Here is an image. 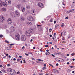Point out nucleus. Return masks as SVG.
Listing matches in <instances>:
<instances>
[{"instance_id": "1", "label": "nucleus", "mask_w": 75, "mask_h": 75, "mask_svg": "<svg viewBox=\"0 0 75 75\" xmlns=\"http://www.w3.org/2000/svg\"><path fill=\"white\" fill-rule=\"evenodd\" d=\"M25 34L28 37H29L30 36H31V31L30 30H27L25 31Z\"/></svg>"}, {"instance_id": "2", "label": "nucleus", "mask_w": 75, "mask_h": 75, "mask_svg": "<svg viewBox=\"0 0 75 75\" xmlns=\"http://www.w3.org/2000/svg\"><path fill=\"white\" fill-rule=\"evenodd\" d=\"M26 36L25 35H22L21 36V39L22 41H25V40H26Z\"/></svg>"}, {"instance_id": "3", "label": "nucleus", "mask_w": 75, "mask_h": 75, "mask_svg": "<svg viewBox=\"0 0 75 75\" xmlns=\"http://www.w3.org/2000/svg\"><path fill=\"white\" fill-rule=\"evenodd\" d=\"M27 19L30 21H34V18H33V17H32L31 16H28L27 17Z\"/></svg>"}, {"instance_id": "4", "label": "nucleus", "mask_w": 75, "mask_h": 75, "mask_svg": "<svg viewBox=\"0 0 75 75\" xmlns=\"http://www.w3.org/2000/svg\"><path fill=\"white\" fill-rule=\"evenodd\" d=\"M15 38L16 40H18L20 39V36L18 33H16L15 35Z\"/></svg>"}, {"instance_id": "5", "label": "nucleus", "mask_w": 75, "mask_h": 75, "mask_svg": "<svg viewBox=\"0 0 75 75\" xmlns=\"http://www.w3.org/2000/svg\"><path fill=\"white\" fill-rule=\"evenodd\" d=\"M10 74L11 75H14L16 74V71L14 70H11Z\"/></svg>"}, {"instance_id": "6", "label": "nucleus", "mask_w": 75, "mask_h": 75, "mask_svg": "<svg viewBox=\"0 0 75 75\" xmlns=\"http://www.w3.org/2000/svg\"><path fill=\"white\" fill-rule=\"evenodd\" d=\"M5 3L6 4H7L8 5H9L11 3V1H10V0H6Z\"/></svg>"}, {"instance_id": "7", "label": "nucleus", "mask_w": 75, "mask_h": 75, "mask_svg": "<svg viewBox=\"0 0 75 75\" xmlns=\"http://www.w3.org/2000/svg\"><path fill=\"white\" fill-rule=\"evenodd\" d=\"M0 21L1 23H3L4 21V18L3 16H1L0 17Z\"/></svg>"}, {"instance_id": "8", "label": "nucleus", "mask_w": 75, "mask_h": 75, "mask_svg": "<svg viewBox=\"0 0 75 75\" xmlns=\"http://www.w3.org/2000/svg\"><path fill=\"white\" fill-rule=\"evenodd\" d=\"M15 13L17 17H20V12L17 11H16Z\"/></svg>"}, {"instance_id": "9", "label": "nucleus", "mask_w": 75, "mask_h": 75, "mask_svg": "<svg viewBox=\"0 0 75 75\" xmlns=\"http://www.w3.org/2000/svg\"><path fill=\"white\" fill-rule=\"evenodd\" d=\"M38 5L39 7H40L42 8L44 7V6H43L42 4L41 3H38Z\"/></svg>"}, {"instance_id": "10", "label": "nucleus", "mask_w": 75, "mask_h": 75, "mask_svg": "<svg viewBox=\"0 0 75 75\" xmlns=\"http://www.w3.org/2000/svg\"><path fill=\"white\" fill-rule=\"evenodd\" d=\"M37 27H38V30H39V31H40V30H42V28L40 27L41 26V25L37 24Z\"/></svg>"}, {"instance_id": "11", "label": "nucleus", "mask_w": 75, "mask_h": 75, "mask_svg": "<svg viewBox=\"0 0 75 75\" xmlns=\"http://www.w3.org/2000/svg\"><path fill=\"white\" fill-rule=\"evenodd\" d=\"M7 21L8 24H11L12 23V20H11V18H9L8 19Z\"/></svg>"}, {"instance_id": "12", "label": "nucleus", "mask_w": 75, "mask_h": 75, "mask_svg": "<svg viewBox=\"0 0 75 75\" xmlns=\"http://www.w3.org/2000/svg\"><path fill=\"white\" fill-rule=\"evenodd\" d=\"M31 13L33 15H34L35 14V10H32L31 11Z\"/></svg>"}, {"instance_id": "13", "label": "nucleus", "mask_w": 75, "mask_h": 75, "mask_svg": "<svg viewBox=\"0 0 75 75\" xmlns=\"http://www.w3.org/2000/svg\"><path fill=\"white\" fill-rule=\"evenodd\" d=\"M19 19L20 20V21H23L24 20V17L23 16H20Z\"/></svg>"}, {"instance_id": "14", "label": "nucleus", "mask_w": 75, "mask_h": 75, "mask_svg": "<svg viewBox=\"0 0 75 75\" xmlns=\"http://www.w3.org/2000/svg\"><path fill=\"white\" fill-rule=\"evenodd\" d=\"M21 9L22 12H24L25 11V8L24 6H22L21 8Z\"/></svg>"}, {"instance_id": "15", "label": "nucleus", "mask_w": 75, "mask_h": 75, "mask_svg": "<svg viewBox=\"0 0 75 75\" xmlns=\"http://www.w3.org/2000/svg\"><path fill=\"white\" fill-rule=\"evenodd\" d=\"M10 14L12 16V17H15V14L13 12H11Z\"/></svg>"}, {"instance_id": "16", "label": "nucleus", "mask_w": 75, "mask_h": 75, "mask_svg": "<svg viewBox=\"0 0 75 75\" xmlns=\"http://www.w3.org/2000/svg\"><path fill=\"white\" fill-rule=\"evenodd\" d=\"M1 7L2 6H5V7L7 6V4H6L4 2H3L2 3V6H1Z\"/></svg>"}, {"instance_id": "17", "label": "nucleus", "mask_w": 75, "mask_h": 75, "mask_svg": "<svg viewBox=\"0 0 75 75\" xmlns=\"http://www.w3.org/2000/svg\"><path fill=\"white\" fill-rule=\"evenodd\" d=\"M21 4H19L16 7L17 8H20L21 7Z\"/></svg>"}, {"instance_id": "18", "label": "nucleus", "mask_w": 75, "mask_h": 75, "mask_svg": "<svg viewBox=\"0 0 75 75\" xmlns=\"http://www.w3.org/2000/svg\"><path fill=\"white\" fill-rule=\"evenodd\" d=\"M11 29L12 30V31H14L15 30V28L13 26H12L11 28Z\"/></svg>"}, {"instance_id": "19", "label": "nucleus", "mask_w": 75, "mask_h": 75, "mask_svg": "<svg viewBox=\"0 0 75 75\" xmlns=\"http://www.w3.org/2000/svg\"><path fill=\"white\" fill-rule=\"evenodd\" d=\"M26 23L27 24H28V25H31V24H32V23L30 22H27Z\"/></svg>"}, {"instance_id": "20", "label": "nucleus", "mask_w": 75, "mask_h": 75, "mask_svg": "<svg viewBox=\"0 0 75 75\" xmlns=\"http://www.w3.org/2000/svg\"><path fill=\"white\" fill-rule=\"evenodd\" d=\"M54 72L55 74H57V73H59V71L57 70H54Z\"/></svg>"}, {"instance_id": "21", "label": "nucleus", "mask_w": 75, "mask_h": 75, "mask_svg": "<svg viewBox=\"0 0 75 75\" xmlns=\"http://www.w3.org/2000/svg\"><path fill=\"white\" fill-rule=\"evenodd\" d=\"M75 2H74V1H73V3H72V6L73 7H74V6H75Z\"/></svg>"}, {"instance_id": "22", "label": "nucleus", "mask_w": 75, "mask_h": 75, "mask_svg": "<svg viewBox=\"0 0 75 75\" xmlns=\"http://www.w3.org/2000/svg\"><path fill=\"white\" fill-rule=\"evenodd\" d=\"M6 8H3L2 9V11H6Z\"/></svg>"}, {"instance_id": "23", "label": "nucleus", "mask_w": 75, "mask_h": 75, "mask_svg": "<svg viewBox=\"0 0 75 75\" xmlns=\"http://www.w3.org/2000/svg\"><path fill=\"white\" fill-rule=\"evenodd\" d=\"M46 55H50V52H46L45 53Z\"/></svg>"}, {"instance_id": "24", "label": "nucleus", "mask_w": 75, "mask_h": 75, "mask_svg": "<svg viewBox=\"0 0 75 75\" xmlns=\"http://www.w3.org/2000/svg\"><path fill=\"white\" fill-rule=\"evenodd\" d=\"M37 61H41V62H43V61H44V60L41 59H37Z\"/></svg>"}, {"instance_id": "25", "label": "nucleus", "mask_w": 75, "mask_h": 75, "mask_svg": "<svg viewBox=\"0 0 75 75\" xmlns=\"http://www.w3.org/2000/svg\"><path fill=\"white\" fill-rule=\"evenodd\" d=\"M30 31L32 32V33H34V29H31Z\"/></svg>"}, {"instance_id": "26", "label": "nucleus", "mask_w": 75, "mask_h": 75, "mask_svg": "<svg viewBox=\"0 0 75 75\" xmlns=\"http://www.w3.org/2000/svg\"><path fill=\"white\" fill-rule=\"evenodd\" d=\"M11 70H10V69H8L7 70V72H10V73Z\"/></svg>"}, {"instance_id": "27", "label": "nucleus", "mask_w": 75, "mask_h": 75, "mask_svg": "<svg viewBox=\"0 0 75 75\" xmlns=\"http://www.w3.org/2000/svg\"><path fill=\"white\" fill-rule=\"evenodd\" d=\"M59 26V25L58 24H57L55 26V28H58Z\"/></svg>"}, {"instance_id": "28", "label": "nucleus", "mask_w": 75, "mask_h": 75, "mask_svg": "<svg viewBox=\"0 0 75 75\" xmlns=\"http://www.w3.org/2000/svg\"><path fill=\"white\" fill-rule=\"evenodd\" d=\"M1 71H2V72H5V70H4V69H1Z\"/></svg>"}, {"instance_id": "29", "label": "nucleus", "mask_w": 75, "mask_h": 75, "mask_svg": "<svg viewBox=\"0 0 75 75\" xmlns=\"http://www.w3.org/2000/svg\"><path fill=\"white\" fill-rule=\"evenodd\" d=\"M61 43H63L64 44V43H66V42L65 41H61Z\"/></svg>"}, {"instance_id": "30", "label": "nucleus", "mask_w": 75, "mask_h": 75, "mask_svg": "<svg viewBox=\"0 0 75 75\" xmlns=\"http://www.w3.org/2000/svg\"><path fill=\"white\" fill-rule=\"evenodd\" d=\"M0 6H2V3H1V1L0 0Z\"/></svg>"}, {"instance_id": "31", "label": "nucleus", "mask_w": 75, "mask_h": 75, "mask_svg": "<svg viewBox=\"0 0 75 75\" xmlns=\"http://www.w3.org/2000/svg\"><path fill=\"white\" fill-rule=\"evenodd\" d=\"M53 20V19H52V18H51L50 19V23H52V22Z\"/></svg>"}, {"instance_id": "32", "label": "nucleus", "mask_w": 75, "mask_h": 75, "mask_svg": "<svg viewBox=\"0 0 75 75\" xmlns=\"http://www.w3.org/2000/svg\"><path fill=\"white\" fill-rule=\"evenodd\" d=\"M75 53H73L72 54H71V55L72 56H74V55H75Z\"/></svg>"}, {"instance_id": "33", "label": "nucleus", "mask_w": 75, "mask_h": 75, "mask_svg": "<svg viewBox=\"0 0 75 75\" xmlns=\"http://www.w3.org/2000/svg\"><path fill=\"white\" fill-rule=\"evenodd\" d=\"M64 23H62L61 25V27H64Z\"/></svg>"}, {"instance_id": "34", "label": "nucleus", "mask_w": 75, "mask_h": 75, "mask_svg": "<svg viewBox=\"0 0 75 75\" xmlns=\"http://www.w3.org/2000/svg\"><path fill=\"white\" fill-rule=\"evenodd\" d=\"M62 34H63V35H65V32L64 31H63L62 33Z\"/></svg>"}, {"instance_id": "35", "label": "nucleus", "mask_w": 75, "mask_h": 75, "mask_svg": "<svg viewBox=\"0 0 75 75\" xmlns=\"http://www.w3.org/2000/svg\"><path fill=\"white\" fill-rule=\"evenodd\" d=\"M70 12H72L73 11H74V9H72L71 10H70Z\"/></svg>"}, {"instance_id": "36", "label": "nucleus", "mask_w": 75, "mask_h": 75, "mask_svg": "<svg viewBox=\"0 0 75 75\" xmlns=\"http://www.w3.org/2000/svg\"><path fill=\"white\" fill-rule=\"evenodd\" d=\"M27 8H28V9L30 8V6H26Z\"/></svg>"}, {"instance_id": "37", "label": "nucleus", "mask_w": 75, "mask_h": 75, "mask_svg": "<svg viewBox=\"0 0 75 75\" xmlns=\"http://www.w3.org/2000/svg\"><path fill=\"white\" fill-rule=\"evenodd\" d=\"M46 67H44L42 69H43V70H44V69H46Z\"/></svg>"}, {"instance_id": "38", "label": "nucleus", "mask_w": 75, "mask_h": 75, "mask_svg": "<svg viewBox=\"0 0 75 75\" xmlns=\"http://www.w3.org/2000/svg\"><path fill=\"white\" fill-rule=\"evenodd\" d=\"M51 31H52V29L51 28H50L49 29V31H50V32H51Z\"/></svg>"}, {"instance_id": "39", "label": "nucleus", "mask_w": 75, "mask_h": 75, "mask_svg": "<svg viewBox=\"0 0 75 75\" xmlns=\"http://www.w3.org/2000/svg\"><path fill=\"white\" fill-rule=\"evenodd\" d=\"M3 35H0V38H2V37H3Z\"/></svg>"}, {"instance_id": "40", "label": "nucleus", "mask_w": 75, "mask_h": 75, "mask_svg": "<svg viewBox=\"0 0 75 75\" xmlns=\"http://www.w3.org/2000/svg\"><path fill=\"white\" fill-rule=\"evenodd\" d=\"M39 75H43V74L42 73H40L39 74Z\"/></svg>"}, {"instance_id": "41", "label": "nucleus", "mask_w": 75, "mask_h": 75, "mask_svg": "<svg viewBox=\"0 0 75 75\" xmlns=\"http://www.w3.org/2000/svg\"><path fill=\"white\" fill-rule=\"evenodd\" d=\"M15 58H18V56H17V55H16L15 56Z\"/></svg>"}, {"instance_id": "42", "label": "nucleus", "mask_w": 75, "mask_h": 75, "mask_svg": "<svg viewBox=\"0 0 75 75\" xmlns=\"http://www.w3.org/2000/svg\"><path fill=\"white\" fill-rule=\"evenodd\" d=\"M40 51H41V52H42V49H40Z\"/></svg>"}, {"instance_id": "43", "label": "nucleus", "mask_w": 75, "mask_h": 75, "mask_svg": "<svg viewBox=\"0 0 75 75\" xmlns=\"http://www.w3.org/2000/svg\"><path fill=\"white\" fill-rule=\"evenodd\" d=\"M32 38H33V39H35V37H32Z\"/></svg>"}, {"instance_id": "44", "label": "nucleus", "mask_w": 75, "mask_h": 75, "mask_svg": "<svg viewBox=\"0 0 75 75\" xmlns=\"http://www.w3.org/2000/svg\"><path fill=\"white\" fill-rule=\"evenodd\" d=\"M0 67H1V68H3V65H2V64L0 65Z\"/></svg>"}, {"instance_id": "45", "label": "nucleus", "mask_w": 75, "mask_h": 75, "mask_svg": "<svg viewBox=\"0 0 75 75\" xmlns=\"http://www.w3.org/2000/svg\"><path fill=\"white\" fill-rule=\"evenodd\" d=\"M67 13H68V14H69V13H71V12H70V10L67 11Z\"/></svg>"}, {"instance_id": "46", "label": "nucleus", "mask_w": 75, "mask_h": 75, "mask_svg": "<svg viewBox=\"0 0 75 75\" xmlns=\"http://www.w3.org/2000/svg\"><path fill=\"white\" fill-rule=\"evenodd\" d=\"M25 55H26V56H28V55H29L28 54H27V53H25Z\"/></svg>"}, {"instance_id": "47", "label": "nucleus", "mask_w": 75, "mask_h": 75, "mask_svg": "<svg viewBox=\"0 0 75 75\" xmlns=\"http://www.w3.org/2000/svg\"><path fill=\"white\" fill-rule=\"evenodd\" d=\"M10 45H14V44H9Z\"/></svg>"}, {"instance_id": "48", "label": "nucleus", "mask_w": 75, "mask_h": 75, "mask_svg": "<svg viewBox=\"0 0 75 75\" xmlns=\"http://www.w3.org/2000/svg\"><path fill=\"white\" fill-rule=\"evenodd\" d=\"M31 59H32V60H33V61H34L35 60V59H34V58H32Z\"/></svg>"}, {"instance_id": "49", "label": "nucleus", "mask_w": 75, "mask_h": 75, "mask_svg": "<svg viewBox=\"0 0 75 75\" xmlns=\"http://www.w3.org/2000/svg\"><path fill=\"white\" fill-rule=\"evenodd\" d=\"M6 42L7 43V44H9V42L8 41H6Z\"/></svg>"}, {"instance_id": "50", "label": "nucleus", "mask_w": 75, "mask_h": 75, "mask_svg": "<svg viewBox=\"0 0 75 75\" xmlns=\"http://www.w3.org/2000/svg\"><path fill=\"white\" fill-rule=\"evenodd\" d=\"M45 47H49V46L48 45H46L45 46Z\"/></svg>"}, {"instance_id": "51", "label": "nucleus", "mask_w": 75, "mask_h": 75, "mask_svg": "<svg viewBox=\"0 0 75 75\" xmlns=\"http://www.w3.org/2000/svg\"><path fill=\"white\" fill-rule=\"evenodd\" d=\"M62 39V40H64L65 38H64V37H63V38Z\"/></svg>"}, {"instance_id": "52", "label": "nucleus", "mask_w": 75, "mask_h": 75, "mask_svg": "<svg viewBox=\"0 0 75 75\" xmlns=\"http://www.w3.org/2000/svg\"><path fill=\"white\" fill-rule=\"evenodd\" d=\"M70 67L71 68H74V66H70Z\"/></svg>"}, {"instance_id": "53", "label": "nucleus", "mask_w": 75, "mask_h": 75, "mask_svg": "<svg viewBox=\"0 0 75 75\" xmlns=\"http://www.w3.org/2000/svg\"><path fill=\"white\" fill-rule=\"evenodd\" d=\"M32 64H34V65H35V63L34 62H32Z\"/></svg>"}, {"instance_id": "54", "label": "nucleus", "mask_w": 75, "mask_h": 75, "mask_svg": "<svg viewBox=\"0 0 75 75\" xmlns=\"http://www.w3.org/2000/svg\"><path fill=\"white\" fill-rule=\"evenodd\" d=\"M62 4H63V6H65V4H64L63 2H62Z\"/></svg>"}, {"instance_id": "55", "label": "nucleus", "mask_w": 75, "mask_h": 75, "mask_svg": "<svg viewBox=\"0 0 75 75\" xmlns=\"http://www.w3.org/2000/svg\"><path fill=\"white\" fill-rule=\"evenodd\" d=\"M8 67H10V64H7Z\"/></svg>"}, {"instance_id": "56", "label": "nucleus", "mask_w": 75, "mask_h": 75, "mask_svg": "<svg viewBox=\"0 0 75 75\" xmlns=\"http://www.w3.org/2000/svg\"><path fill=\"white\" fill-rule=\"evenodd\" d=\"M54 24H55L56 23H57L56 21H54Z\"/></svg>"}, {"instance_id": "57", "label": "nucleus", "mask_w": 75, "mask_h": 75, "mask_svg": "<svg viewBox=\"0 0 75 75\" xmlns=\"http://www.w3.org/2000/svg\"><path fill=\"white\" fill-rule=\"evenodd\" d=\"M51 55L52 56V57H55V55L53 54H52Z\"/></svg>"}, {"instance_id": "58", "label": "nucleus", "mask_w": 75, "mask_h": 75, "mask_svg": "<svg viewBox=\"0 0 75 75\" xmlns=\"http://www.w3.org/2000/svg\"><path fill=\"white\" fill-rule=\"evenodd\" d=\"M20 74V71H18L17 72V74Z\"/></svg>"}, {"instance_id": "59", "label": "nucleus", "mask_w": 75, "mask_h": 75, "mask_svg": "<svg viewBox=\"0 0 75 75\" xmlns=\"http://www.w3.org/2000/svg\"><path fill=\"white\" fill-rule=\"evenodd\" d=\"M19 61H20V59H18L17 60V62H19Z\"/></svg>"}, {"instance_id": "60", "label": "nucleus", "mask_w": 75, "mask_h": 75, "mask_svg": "<svg viewBox=\"0 0 75 75\" xmlns=\"http://www.w3.org/2000/svg\"><path fill=\"white\" fill-rule=\"evenodd\" d=\"M49 65H50V66H52V67H53V66L52 65V64H49Z\"/></svg>"}, {"instance_id": "61", "label": "nucleus", "mask_w": 75, "mask_h": 75, "mask_svg": "<svg viewBox=\"0 0 75 75\" xmlns=\"http://www.w3.org/2000/svg\"><path fill=\"white\" fill-rule=\"evenodd\" d=\"M69 17H66L65 18V19H68Z\"/></svg>"}, {"instance_id": "62", "label": "nucleus", "mask_w": 75, "mask_h": 75, "mask_svg": "<svg viewBox=\"0 0 75 75\" xmlns=\"http://www.w3.org/2000/svg\"><path fill=\"white\" fill-rule=\"evenodd\" d=\"M33 50H35V47H34L33 48Z\"/></svg>"}, {"instance_id": "63", "label": "nucleus", "mask_w": 75, "mask_h": 75, "mask_svg": "<svg viewBox=\"0 0 75 75\" xmlns=\"http://www.w3.org/2000/svg\"><path fill=\"white\" fill-rule=\"evenodd\" d=\"M13 60L14 61H16V59L15 58H13Z\"/></svg>"}, {"instance_id": "64", "label": "nucleus", "mask_w": 75, "mask_h": 75, "mask_svg": "<svg viewBox=\"0 0 75 75\" xmlns=\"http://www.w3.org/2000/svg\"><path fill=\"white\" fill-rule=\"evenodd\" d=\"M25 48V47L24 46H23L22 48V49H24Z\"/></svg>"}]
</instances>
